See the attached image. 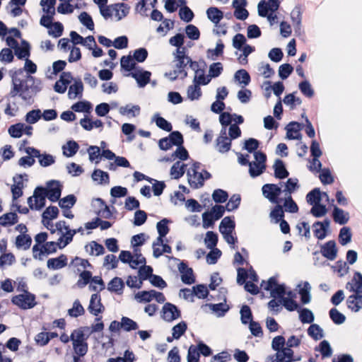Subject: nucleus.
Segmentation results:
<instances>
[{
    "label": "nucleus",
    "instance_id": "obj_63",
    "mask_svg": "<svg viewBox=\"0 0 362 362\" xmlns=\"http://www.w3.org/2000/svg\"><path fill=\"white\" fill-rule=\"evenodd\" d=\"M59 214V209L55 206H48L42 214V218L44 220H52L57 218Z\"/></svg>",
    "mask_w": 362,
    "mask_h": 362
},
{
    "label": "nucleus",
    "instance_id": "obj_32",
    "mask_svg": "<svg viewBox=\"0 0 362 362\" xmlns=\"http://www.w3.org/2000/svg\"><path fill=\"white\" fill-rule=\"evenodd\" d=\"M177 148L175 151L171 155V158H165V160L170 161L172 159L179 158L181 160H186L189 158V153L187 149L183 146V144L176 146Z\"/></svg>",
    "mask_w": 362,
    "mask_h": 362
},
{
    "label": "nucleus",
    "instance_id": "obj_12",
    "mask_svg": "<svg viewBox=\"0 0 362 362\" xmlns=\"http://www.w3.org/2000/svg\"><path fill=\"white\" fill-rule=\"evenodd\" d=\"M179 272L181 273L182 281L185 284H192L195 282V277L192 268L187 264L181 262L178 265Z\"/></svg>",
    "mask_w": 362,
    "mask_h": 362
},
{
    "label": "nucleus",
    "instance_id": "obj_3",
    "mask_svg": "<svg viewBox=\"0 0 362 362\" xmlns=\"http://www.w3.org/2000/svg\"><path fill=\"white\" fill-rule=\"evenodd\" d=\"M261 287L267 291H270L271 296L273 298H284V296L286 294V288L284 285L279 284L276 279L274 276L270 277L268 281H262Z\"/></svg>",
    "mask_w": 362,
    "mask_h": 362
},
{
    "label": "nucleus",
    "instance_id": "obj_29",
    "mask_svg": "<svg viewBox=\"0 0 362 362\" xmlns=\"http://www.w3.org/2000/svg\"><path fill=\"white\" fill-rule=\"evenodd\" d=\"M208 18L215 25L219 23L223 18V13L216 7H209L206 11Z\"/></svg>",
    "mask_w": 362,
    "mask_h": 362
},
{
    "label": "nucleus",
    "instance_id": "obj_16",
    "mask_svg": "<svg viewBox=\"0 0 362 362\" xmlns=\"http://www.w3.org/2000/svg\"><path fill=\"white\" fill-rule=\"evenodd\" d=\"M291 347L287 346V347H284L280 352L276 353V358L272 362H292L295 361Z\"/></svg>",
    "mask_w": 362,
    "mask_h": 362
},
{
    "label": "nucleus",
    "instance_id": "obj_1",
    "mask_svg": "<svg viewBox=\"0 0 362 362\" xmlns=\"http://www.w3.org/2000/svg\"><path fill=\"white\" fill-rule=\"evenodd\" d=\"M35 78L28 75L25 79H20L16 76H12V88L9 93L11 98H15L18 95L25 101H30L33 98V93L40 91L37 86H34Z\"/></svg>",
    "mask_w": 362,
    "mask_h": 362
},
{
    "label": "nucleus",
    "instance_id": "obj_36",
    "mask_svg": "<svg viewBox=\"0 0 362 362\" xmlns=\"http://www.w3.org/2000/svg\"><path fill=\"white\" fill-rule=\"evenodd\" d=\"M92 178L94 181H98L100 185L108 184L110 182V177L107 172L100 169H95L92 173Z\"/></svg>",
    "mask_w": 362,
    "mask_h": 362
},
{
    "label": "nucleus",
    "instance_id": "obj_11",
    "mask_svg": "<svg viewBox=\"0 0 362 362\" xmlns=\"http://www.w3.org/2000/svg\"><path fill=\"white\" fill-rule=\"evenodd\" d=\"M162 317L167 322H172L180 317V311L177 308L170 303H165L162 308Z\"/></svg>",
    "mask_w": 362,
    "mask_h": 362
},
{
    "label": "nucleus",
    "instance_id": "obj_50",
    "mask_svg": "<svg viewBox=\"0 0 362 362\" xmlns=\"http://www.w3.org/2000/svg\"><path fill=\"white\" fill-rule=\"evenodd\" d=\"M218 235L213 231H208L204 239L205 244L209 249H214L218 243Z\"/></svg>",
    "mask_w": 362,
    "mask_h": 362
},
{
    "label": "nucleus",
    "instance_id": "obj_8",
    "mask_svg": "<svg viewBox=\"0 0 362 362\" xmlns=\"http://www.w3.org/2000/svg\"><path fill=\"white\" fill-rule=\"evenodd\" d=\"M283 0H262L258 4V13L260 16L264 17L267 15L268 11L276 12Z\"/></svg>",
    "mask_w": 362,
    "mask_h": 362
},
{
    "label": "nucleus",
    "instance_id": "obj_7",
    "mask_svg": "<svg viewBox=\"0 0 362 362\" xmlns=\"http://www.w3.org/2000/svg\"><path fill=\"white\" fill-rule=\"evenodd\" d=\"M262 194L271 202L278 204L281 199L279 198L281 189L276 184H265L262 187Z\"/></svg>",
    "mask_w": 362,
    "mask_h": 362
},
{
    "label": "nucleus",
    "instance_id": "obj_51",
    "mask_svg": "<svg viewBox=\"0 0 362 362\" xmlns=\"http://www.w3.org/2000/svg\"><path fill=\"white\" fill-rule=\"evenodd\" d=\"M284 206L285 211L289 213H296L298 211V206L293 199L291 195H287L284 200Z\"/></svg>",
    "mask_w": 362,
    "mask_h": 362
},
{
    "label": "nucleus",
    "instance_id": "obj_35",
    "mask_svg": "<svg viewBox=\"0 0 362 362\" xmlns=\"http://www.w3.org/2000/svg\"><path fill=\"white\" fill-rule=\"evenodd\" d=\"M90 328L89 327H81L74 329L71 334V340H87L88 335L86 336V332H89Z\"/></svg>",
    "mask_w": 362,
    "mask_h": 362
},
{
    "label": "nucleus",
    "instance_id": "obj_41",
    "mask_svg": "<svg viewBox=\"0 0 362 362\" xmlns=\"http://www.w3.org/2000/svg\"><path fill=\"white\" fill-rule=\"evenodd\" d=\"M351 232L349 228L343 227L339 234V242L341 245H345L351 240Z\"/></svg>",
    "mask_w": 362,
    "mask_h": 362
},
{
    "label": "nucleus",
    "instance_id": "obj_54",
    "mask_svg": "<svg viewBox=\"0 0 362 362\" xmlns=\"http://www.w3.org/2000/svg\"><path fill=\"white\" fill-rule=\"evenodd\" d=\"M329 317L334 323L341 325L344 322L346 317L337 308H332L329 312Z\"/></svg>",
    "mask_w": 362,
    "mask_h": 362
},
{
    "label": "nucleus",
    "instance_id": "obj_25",
    "mask_svg": "<svg viewBox=\"0 0 362 362\" xmlns=\"http://www.w3.org/2000/svg\"><path fill=\"white\" fill-rule=\"evenodd\" d=\"M74 354L79 356H85L88 350L87 340H71Z\"/></svg>",
    "mask_w": 362,
    "mask_h": 362
},
{
    "label": "nucleus",
    "instance_id": "obj_6",
    "mask_svg": "<svg viewBox=\"0 0 362 362\" xmlns=\"http://www.w3.org/2000/svg\"><path fill=\"white\" fill-rule=\"evenodd\" d=\"M256 161L252 162L249 173L251 177H255L260 175L266 168V154L261 151H255L254 153Z\"/></svg>",
    "mask_w": 362,
    "mask_h": 362
},
{
    "label": "nucleus",
    "instance_id": "obj_4",
    "mask_svg": "<svg viewBox=\"0 0 362 362\" xmlns=\"http://www.w3.org/2000/svg\"><path fill=\"white\" fill-rule=\"evenodd\" d=\"M47 193L46 188L43 187H37L33 192V196L28 199V204L30 209L39 210L45 206V199Z\"/></svg>",
    "mask_w": 362,
    "mask_h": 362
},
{
    "label": "nucleus",
    "instance_id": "obj_43",
    "mask_svg": "<svg viewBox=\"0 0 362 362\" xmlns=\"http://www.w3.org/2000/svg\"><path fill=\"white\" fill-rule=\"evenodd\" d=\"M235 223L230 217L226 216L223 218L219 226L220 233L224 231H233L235 229Z\"/></svg>",
    "mask_w": 362,
    "mask_h": 362
},
{
    "label": "nucleus",
    "instance_id": "obj_58",
    "mask_svg": "<svg viewBox=\"0 0 362 362\" xmlns=\"http://www.w3.org/2000/svg\"><path fill=\"white\" fill-rule=\"evenodd\" d=\"M212 198L216 203H224L227 201L228 194L226 191L217 189L214 191Z\"/></svg>",
    "mask_w": 362,
    "mask_h": 362
},
{
    "label": "nucleus",
    "instance_id": "obj_33",
    "mask_svg": "<svg viewBox=\"0 0 362 362\" xmlns=\"http://www.w3.org/2000/svg\"><path fill=\"white\" fill-rule=\"evenodd\" d=\"M57 247L60 249L64 248L60 241L58 240L57 242H47L45 244L42 245V250H41L40 252L41 254L49 255L55 252L57 250Z\"/></svg>",
    "mask_w": 362,
    "mask_h": 362
},
{
    "label": "nucleus",
    "instance_id": "obj_19",
    "mask_svg": "<svg viewBox=\"0 0 362 362\" xmlns=\"http://www.w3.org/2000/svg\"><path fill=\"white\" fill-rule=\"evenodd\" d=\"M67 264V257L66 255L62 254L58 257L50 258L47 260V266L50 269H59Z\"/></svg>",
    "mask_w": 362,
    "mask_h": 362
},
{
    "label": "nucleus",
    "instance_id": "obj_17",
    "mask_svg": "<svg viewBox=\"0 0 362 362\" xmlns=\"http://www.w3.org/2000/svg\"><path fill=\"white\" fill-rule=\"evenodd\" d=\"M301 124L298 122H291L286 127V137L288 139H300L301 134L300 130Z\"/></svg>",
    "mask_w": 362,
    "mask_h": 362
},
{
    "label": "nucleus",
    "instance_id": "obj_30",
    "mask_svg": "<svg viewBox=\"0 0 362 362\" xmlns=\"http://www.w3.org/2000/svg\"><path fill=\"white\" fill-rule=\"evenodd\" d=\"M18 217L15 212H9L0 216V226H13L18 223Z\"/></svg>",
    "mask_w": 362,
    "mask_h": 362
},
{
    "label": "nucleus",
    "instance_id": "obj_57",
    "mask_svg": "<svg viewBox=\"0 0 362 362\" xmlns=\"http://www.w3.org/2000/svg\"><path fill=\"white\" fill-rule=\"evenodd\" d=\"M155 293V290L151 291H143L141 292H138L135 298L139 302H146L149 303L153 299V293Z\"/></svg>",
    "mask_w": 362,
    "mask_h": 362
},
{
    "label": "nucleus",
    "instance_id": "obj_14",
    "mask_svg": "<svg viewBox=\"0 0 362 362\" xmlns=\"http://www.w3.org/2000/svg\"><path fill=\"white\" fill-rule=\"evenodd\" d=\"M320 252L322 255L329 260H334L337 257V248L334 240H329L325 243L322 247Z\"/></svg>",
    "mask_w": 362,
    "mask_h": 362
},
{
    "label": "nucleus",
    "instance_id": "obj_9",
    "mask_svg": "<svg viewBox=\"0 0 362 362\" xmlns=\"http://www.w3.org/2000/svg\"><path fill=\"white\" fill-rule=\"evenodd\" d=\"M215 147L221 153H227L231 148V139L227 136L226 130L222 129L216 138Z\"/></svg>",
    "mask_w": 362,
    "mask_h": 362
},
{
    "label": "nucleus",
    "instance_id": "obj_44",
    "mask_svg": "<svg viewBox=\"0 0 362 362\" xmlns=\"http://www.w3.org/2000/svg\"><path fill=\"white\" fill-rule=\"evenodd\" d=\"M121 322L122 324H120V325H122V328L126 332L136 330L139 328L138 324L127 317H122L121 318Z\"/></svg>",
    "mask_w": 362,
    "mask_h": 362
},
{
    "label": "nucleus",
    "instance_id": "obj_40",
    "mask_svg": "<svg viewBox=\"0 0 362 362\" xmlns=\"http://www.w3.org/2000/svg\"><path fill=\"white\" fill-rule=\"evenodd\" d=\"M71 264L77 268L78 272H81L82 269H86V268H93V265L89 262V261L86 259H83L79 257H75L72 261Z\"/></svg>",
    "mask_w": 362,
    "mask_h": 362
},
{
    "label": "nucleus",
    "instance_id": "obj_28",
    "mask_svg": "<svg viewBox=\"0 0 362 362\" xmlns=\"http://www.w3.org/2000/svg\"><path fill=\"white\" fill-rule=\"evenodd\" d=\"M177 63L176 64V70L173 71V76L172 77V80H176L179 76H181L182 78H185L187 76V73L185 71V67L188 64L187 63L186 59H177Z\"/></svg>",
    "mask_w": 362,
    "mask_h": 362
},
{
    "label": "nucleus",
    "instance_id": "obj_38",
    "mask_svg": "<svg viewBox=\"0 0 362 362\" xmlns=\"http://www.w3.org/2000/svg\"><path fill=\"white\" fill-rule=\"evenodd\" d=\"M79 279L76 283L79 288L85 287L88 284L90 283L92 279V272L87 270L79 272Z\"/></svg>",
    "mask_w": 362,
    "mask_h": 362
},
{
    "label": "nucleus",
    "instance_id": "obj_48",
    "mask_svg": "<svg viewBox=\"0 0 362 362\" xmlns=\"http://www.w3.org/2000/svg\"><path fill=\"white\" fill-rule=\"evenodd\" d=\"M187 329V323L182 321L173 327V338L178 339L185 334Z\"/></svg>",
    "mask_w": 362,
    "mask_h": 362
},
{
    "label": "nucleus",
    "instance_id": "obj_31",
    "mask_svg": "<svg viewBox=\"0 0 362 362\" xmlns=\"http://www.w3.org/2000/svg\"><path fill=\"white\" fill-rule=\"evenodd\" d=\"M186 165L180 161L175 162L170 168V175L174 179H179L185 172Z\"/></svg>",
    "mask_w": 362,
    "mask_h": 362
},
{
    "label": "nucleus",
    "instance_id": "obj_55",
    "mask_svg": "<svg viewBox=\"0 0 362 362\" xmlns=\"http://www.w3.org/2000/svg\"><path fill=\"white\" fill-rule=\"evenodd\" d=\"M121 67L127 71H130L135 68L136 63L134 62L131 55L123 56L120 60Z\"/></svg>",
    "mask_w": 362,
    "mask_h": 362
},
{
    "label": "nucleus",
    "instance_id": "obj_21",
    "mask_svg": "<svg viewBox=\"0 0 362 362\" xmlns=\"http://www.w3.org/2000/svg\"><path fill=\"white\" fill-rule=\"evenodd\" d=\"M274 177L277 179H284L288 177L289 173L286 170L284 163L281 159H276L273 165Z\"/></svg>",
    "mask_w": 362,
    "mask_h": 362
},
{
    "label": "nucleus",
    "instance_id": "obj_24",
    "mask_svg": "<svg viewBox=\"0 0 362 362\" xmlns=\"http://www.w3.org/2000/svg\"><path fill=\"white\" fill-rule=\"evenodd\" d=\"M32 244V238L28 234H21L16 238L15 245L18 249L28 250Z\"/></svg>",
    "mask_w": 362,
    "mask_h": 362
},
{
    "label": "nucleus",
    "instance_id": "obj_15",
    "mask_svg": "<svg viewBox=\"0 0 362 362\" xmlns=\"http://www.w3.org/2000/svg\"><path fill=\"white\" fill-rule=\"evenodd\" d=\"M187 177L189 185L192 189L200 188L204 184V178L202 173L188 170Z\"/></svg>",
    "mask_w": 362,
    "mask_h": 362
},
{
    "label": "nucleus",
    "instance_id": "obj_46",
    "mask_svg": "<svg viewBox=\"0 0 362 362\" xmlns=\"http://www.w3.org/2000/svg\"><path fill=\"white\" fill-rule=\"evenodd\" d=\"M306 200L310 204H316L320 203L321 200V193L320 189L315 188L308 193Z\"/></svg>",
    "mask_w": 362,
    "mask_h": 362
},
{
    "label": "nucleus",
    "instance_id": "obj_62",
    "mask_svg": "<svg viewBox=\"0 0 362 362\" xmlns=\"http://www.w3.org/2000/svg\"><path fill=\"white\" fill-rule=\"evenodd\" d=\"M23 127L24 124L22 123L13 124L8 128V133L13 138H20L23 135Z\"/></svg>",
    "mask_w": 362,
    "mask_h": 362
},
{
    "label": "nucleus",
    "instance_id": "obj_53",
    "mask_svg": "<svg viewBox=\"0 0 362 362\" xmlns=\"http://www.w3.org/2000/svg\"><path fill=\"white\" fill-rule=\"evenodd\" d=\"M224 44L223 43L221 40H219L217 43L216 48L214 49H208L207 54L209 57H211L212 59H215V57L222 56L223 54Z\"/></svg>",
    "mask_w": 362,
    "mask_h": 362
},
{
    "label": "nucleus",
    "instance_id": "obj_56",
    "mask_svg": "<svg viewBox=\"0 0 362 362\" xmlns=\"http://www.w3.org/2000/svg\"><path fill=\"white\" fill-rule=\"evenodd\" d=\"M202 95V90L199 85H191L187 88V96L191 100H198Z\"/></svg>",
    "mask_w": 362,
    "mask_h": 362
},
{
    "label": "nucleus",
    "instance_id": "obj_23",
    "mask_svg": "<svg viewBox=\"0 0 362 362\" xmlns=\"http://www.w3.org/2000/svg\"><path fill=\"white\" fill-rule=\"evenodd\" d=\"M83 85L80 78L74 80V83L69 86L68 96L70 99H75L77 96L82 95Z\"/></svg>",
    "mask_w": 362,
    "mask_h": 362
},
{
    "label": "nucleus",
    "instance_id": "obj_18",
    "mask_svg": "<svg viewBox=\"0 0 362 362\" xmlns=\"http://www.w3.org/2000/svg\"><path fill=\"white\" fill-rule=\"evenodd\" d=\"M130 75L136 81L139 87H144L149 83L151 74L148 71L139 70L132 72Z\"/></svg>",
    "mask_w": 362,
    "mask_h": 362
},
{
    "label": "nucleus",
    "instance_id": "obj_13",
    "mask_svg": "<svg viewBox=\"0 0 362 362\" xmlns=\"http://www.w3.org/2000/svg\"><path fill=\"white\" fill-rule=\"evenodd\" d=\"M88 309L95 316H98L104 311L105 308L101 303V298L98 293L92 294Z\"/></svg>",
    "mask_w": 362,
    "mask_h": 362
},
{
    "label": "nucleus",
    "instance_id": "obj_45",
    "mask_svg": "<svg viewBox=\"0 0 362 362\" xmlns=\"http://www.w3.org/2000/svg\"><path fill=\"white\" fill-rule=\"evenodd\" d=\"M308 334L315 340H319L323 337L322 329L317 324H312L308 327Z\"/></svg>",
    "mask_w": 362,
    "mask_h": 362
},
{
    "label": "nucleus",
    "instance_id": "obj_47",
    "mask_svg": "<svg viewBox=\"0 0 362 362\" xmlns=\"http://www.w3.org/2000/svg\"><path fill=\"white\" fill-rule=\"evenodd\" d=\"M235 78L240 83L247 86L250 82V76L248 72L245 69H240L235 74Z\"/></svg>",
    "mask_w": 362,
    "mask_h": 362
},
{
    "label": "nucleus",
    "instance_id": "obj_61",
    "mask_svg": "<svg viewBox=\"0 0 362 362\" xmlns=\"http://www.w3.org/2000/svg\"><path fill=\"white\" fill-rule=\"evenodd\" d=\"M298 180L297 178H288L286 182L285 189L284 190L287 195H291L293 192L298 188Z\"/></svg>",
    "mask_w": 362,
    "mask_h": 362
},
{
    "label": "nucleus",
    "instance_id": "obj_27",
    "mask_svg": "<svg viewBox=\"0 0 362 362\" xmlns=\"http://www.w3.org/2000/svg\"><path fill=\"white\" fill-rule=\"evenodd\" d=\"M22 47H18L15 49V54L19 59H28L30 54V44L25 40L21 41Z\"/></svg>",
    "mask_w": 362,
    "mask_h": 362
},
{
    "label": "nucleus",
    "instance_id": "obj_60",
    "mask_svg": "<svg viewBox=\"0 0 362 362\" xmlns=\"http://www.w3.org/2000/svg\"><path fill=\"white\" fill-rule=\"evenodd\" d=\"M241 321L243 324H247L252 321V314L250 308L244 305L240 309Z\"/></svg>",
    "mask_w": 362,
    "mask_h": 362
},
{
    "label": "nucleus",
    "instance_id": "obj_26",
    "mask_svg": "<svg viewBox=\"0 0 362 362\" xmlns=\"http://www.w3.org/2000/svg\"><path fill=\"white\" fill-rule=\"evenodd\" d=\"M85 250L90 255L99 256L105 253L104 247L94 240L87 244Z\"/></svg>",
    "mask_w": 362,
    "mask_h": 362
},
{
    "label": "nucleus",
    "instance_id": "obj_34",
    "mask_svg": "<svg viewBox=\"0 0 362 362\" xmlns=\"http://www.w3.org/2000/svg\"><path fill=\"white\" fill-rule=\"evenodd\" d=\"M124 288V283L119 277L113 278L108 284V290L117 293H121Z\"/></svg>",
    "mask_w": 362,
    "mask_h": 362
},
{
    "label": "nucleus",
    "instance_id": "obj_49",
    "mask_svg": "<svg viewBox=\"0 0 362 362\" xmlns=\"http://www.w3.org/2000/svg\"><path fill=\"white\" fill-rule=\"evenodd\" d=\"M76 202V198L74 194H69L61 199L59 205L62 209H70Z\"/></svg>",
    "mask_w": 362,
    "mask_h": 362
},
{
    "label": "nucleus",
    "instance_id": "obj_5",
    "mask_svg": "<svg viewBox=\"0 0 362 362\" xmlns=\"http://www.w3.org/2000/svg\"><path fill=\"white\" fill-rule=\"evenodd\" d=\"M182 134L178 131L172 132L168 136L162 138L158 141V146L163 151L170 149L173 146L183 144Z\"/></svg>",
    "mask_w": 362,
    "mask_h": 362
},
{
    "label": "nucleus",
    "instance_id": "obj_42",
    "mask_svg": "<svg viewBox=\"0 0 362 362\" xmlns=\"http://www.w3.org/2000/svg\"><path fill=\"white\" fill-rule=\"evenodd\" d=\"M85 313V310L78 300L73 303V307L68 310V314L73 317H78Z\"/></svg>",
    "mask_w": 362,
    "mask_h": 362
},
{
    "label": "nucleus",
    "instance_id": "obj_10",
    "mask_svg": "<svg viewBox=\"0 0 362 362\" xmlns=\"http://www.w3.org/2000/svg\"><path fill=\"white\" fill-rule=\"evenodd\" d=\"M47 197L52 202L58 201L62 194V186L57 180H51L47 182L46 188Z\"/></svg>",
    "mask_w": 362,
    "mask_h": 362
},
{
    "label": "nucleus",
    "instance_id": "obj_22",
    "mask_svg": "<svg viewBox=\"0 0 362 362\" xmlns=\"http://www.w3.org/2000/svg\"><path fill=\"white\" fill-rule=\"evenodd\" d=\"M332 218L335 223L340 225L346 224L349 219V213L345 212L343 209L337 206L334 207Z\"/></svg>",
    "mask_w": 362,
    "mask_h": 362
},
{
    "label": "nucleus",
    "instance_id": "obj_39",
    "mask_svg": "<svg viewBox=\"0 0 362 362\" xmlns=\"http://www.w3.org/2000/svg\"><path fill=\"white\" fill-rule=\"evenodd\" d=\"M140 112V107L139 105H127L119 108V113L123 115L136 117Z\"/></svg>",
    "mask_w": 362,
    "mask_h": 362
},
{
    "label": "nucleus",
    "instance_id": "obj_2",
    "mask_svg": "<svg viewBox=\"0 0 362 362\" xmlns=\"http://www.w3.org/2000/svg\"><path fill=\"white\" fill-rule=\"evenodd\" d=\"M11 302L23 310L33 308L37 304L35 296L28 291H25L23 294L14 296L11 298Z\"/></svg>",
    "mask_w": 362,
    "mask_h": 362
},
{
    "label": "nucleus",
    "instance_id": "obj_37",
    "mask_svg": "<svg viewBox=\"0 0 362 362\" xmlns=\"http://www.w3.org/2000/svg\"><path fill=\"white\" fill-rule=\"evenodd\" d=\"M62 148L66 156L72 157L78 151L79 145L75 141H69Z\"/></svg>",
    "mask_w": 362,
    "mask_h": 362
},
{
    "label": "nucleus",
    "instance_id": "obj_52",
    "mask_svg": "<svg viewBox=\"0 0 362 362\" xmlns=\"http://www.w3.org/2000/svg\"><path fill=\"white\" fill-rule=\"evenodd\" d=\"M79 21L85 25L88 30H94V23L91 16L86 11L82 12L78 16Z\"/></svg>",
    "mask_w": 362,
    "mask_h": 362
},
{
    "label": "nucleus",
    "instance_id": "obj_59",
    "mask_svg": "<svg viewBox=\"0 0 362 362\" xmlns=\"http://www.w3.org/2000/svg\"><path fill=\"white\" fill-rule=\"evenodd\" d=\"M270 216L275 220L276 223H279L284 219V211L283 206L278 203L271 211Z\"/></svg>",
    "mask_w": 362,
    "mask_h": 362
},
{
    "label": "nucleus",
    "instance_id": "obj_64",
    "mask_svg": "<svg viewBox=\"0 0 362 362\" xmlns=\"http://www.w3.org/2000/svg\"><path fill=\"white\" fill-rule=\"evenodd\" d=\"M199 352L198 349L194 345H191L188 349L187 353V362H199Z\"/></svg>",
    "mask_w": 362,
    "mask_h": 362
},
{
    "label": "nucleus",
    "instance_id": "obj_20",
    "mask_svg": "<svg viewBox=\"0 0 362 362\" xmlns=\"http://www.w3.org/2000/svg\"><path fill=\"white\" fill-rule=\"evenodd\" d=\"M346 305L353 312H358L362 308V295L352 294L346 300Z\"/></svg>",
    "mask_w": 362,
    "mask_h": 362
}]
</instances>
